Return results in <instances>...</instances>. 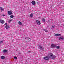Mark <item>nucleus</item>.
<instances>
[{"label":"nucleus","mask_w":64,"mask_h":64,"mask_svg":"<svg viewBox=\"0 0 64 64\" xmlns=\"http://www.w3.org/2000/svg\"><path fill=\"white\" fill-rule=\"evenodd\" d=\"M50 56L49 57L50 58L52 59H54L56 58V56H54L53 54L51 53L49 54Z\"/></svg>","instance_id":"nucleus-1"},{"label":"nucleus","mask_w":64,"mask_h":64,"mask_svg":"<svg viewBox=\"0 0 64 64\" xmlns=\"http://www.w3.org/2000/svg\"><path fill=\"white\" fill-rule=\"evenodd\" d=\"M44 60H49L50 59V57H49L47 56H46V57H45L44 58Z\"/></svg>","instance_id":"nucleus-2"},{"label":"nucleus","mask_w":64,"mask_h":64,"mask_svg":"<svg viewBox=\"0 0 64 64\" xmlns=\"http://www.w3.org/2000/svg\"><path fill=\"white\" fill-rule=\"evenodd\" d=\"M56 47V45L54 44H52L51 46V48H54Z\"/></svg>","instance_id":"nucleus-3"},{"label":"nucleus","mask_w":64,"mask_h":64,"mask_svg":"<svg viewBox=\"0 0 64 64\" xmlns=\"http://www.w3.org/2000/svg\"><path fill=\"white\" fill-rule=\"evenodd\" d=\"M36 22L37 23V24H38V25H41V23H40V22L38 20H36Z\"/></svg>","instance_id":"nucleus-4"},{"label":"nucleus","mask_w":64,"mask_h":64,"mask_svg":"<svg viewBox=\"0 0 64 64\" xmlns=\"http://www.w3.org/2000/svg\"><path fill=\"white\" fill-rule=\"evenodd\" d=\"M64 38L63 36H61L59 38V40H63Z\"/></svg>","instance_id":"nucleus-5"},{"label":"nucleus","mask_w":64,"mask_h":64,"mask_svg":"<svg viewBox=\"0 0 64 64\" xmlns=\"http://www.w3.org/2000/svg\"><path fill=\"white\" fill-rule=\"evenodd\" d=\"M12 11H9L8 12V15H12Z\"/></svg>","instance_id":"nucleus-6"},{"label":"nucleus","mask_w":64,"mask_h":64,"mask_svg":"<svg viewBox=\"0 0 64 64\" xmlns=\"http://www.w3.org/2000/svg\"><path fill=\"white\" fill-rule=\"evenodd\" d=\"M54 36L56 37L57 36H61V34H55Z\"/></svg>","instance_id":"nucleus-7"},{"label":"nucleus","mask_w":64,"mask_h":64,"mask_svg":"<svg viewBox=\"0 0 64 64\" xmlns=\"http://www.w3.org/2000/svg\"><path fill=\"white\" fill-rule=\"evenodd\" d=\"M32 5H36V2L34 1H32Z\"/></svg>","instance_id":"nucleus-8"},{"label":"nucleus","mask_w":64,"mask_h":64,"mask_svg":"<svg viewBox=\"0 0 64 64\" xmlns=\"http://www.w3.org/2000/svg\"><path fill=\"white\" fill-rule=\"evenodd\" d=\"M6 29H9L10 28V26L8 25H7L6 26Z\"/></svg>","instance_id":"nucleus-9"},{"label":"nucleus","mask_w":64,"mask_h":64,"mask_svg":"<svg viewBox=\"0 0 64 64\" xmlns=\"http://www.w3.org/2000/svg\"><path fill=\"white\" fill-rule=\"evenodd\" d=\"M0 22L2 24H3L4 22V21L2 20H0Z\"/></svg>","instance_id":"nucleus-10"},{"label":"nucleus","mask_w":64,"mask_h":64,"mask_svg":"<svg viewBox=\"0 0 64 64\" xmlns=\"http://www.w3.org/2000/svg\"><path fill=\"white\" fill-rule=\"evenodd\" d=\"M5 57L4 56H2L1 57V58L2 59H5Z\"/></svg>","instance_id":"nucleus-11"},{"label":"nucleus","mask_w":64,"mask_h":64,"mask_svg":"<svg viewBox=\"0 0 64 64\" xmlns=\"http://www.w3.org/2000/svg\"><path fill=\"white\" fill-rule=\"evenodd\" d=\"M7 51L6 50H3V53H6V52H7Z\"/></svg>","instance_id":"nucleus-12"},{"label":"nucleus","mask_w":64,"mask_h":64,"mask_svg":"<svg viewBox=\"0 0 64 64\" xmlns=\"http://www.w3.org/2000/svg\"><path fill=\"white\" fill-rule=\"evenodd\" d=\"M18 24H19V25H22V23L21 22H18Z\"/></svg>","instance_id":"nucleus-13"},{"label":"nucleus","mask_w":64,"mask_h":64,"mask_svg":"<svg viewBox=\"0 0 64 64\" xmlns=\"http://www.w3.org/2000/svg\"><path fill=\"white\" fill-rule=\"evenodd\" d=\"M56 49H59V48H60V46H56Z\"/></svg>","instance_id":"nucleus-14"},{"label":"nucleus","mask_w":64,"mask_h":64,"mask_svg":"<svg viewBox=\"0 0 64 64\" xmlns=\"http://www.w3.org/2000/svg\"><path fill=\"white\" fill-rule=\"evenodd\" d=\"M42 46H39V48L40 49H41V50H42Z\"/></svg>","instance_id":"nucleus-15"},{"label":"nucleus","mask_w":64,"mask_h":64,"mask_svg":"<svg viewBox=\"0 0 64 64\" xmlns=\"http://www.w3.org/2000/svg\"><path fill=\"white\" fill-rule=\"evenodd\" d=\"M0 9L2 11H3V10H4V8H2V7H0Z\"/></svg>","instance_id":"nucleus-16"},{"label":"nucleus","mask_w":64,"mask_h":64,"mask_svg":"<svg viewBox=\"0 0 64 64\" xmlns=\"http://www.w3.org/2000/svg\"><path fill=\"white\" fill-rule=\"evenodd\" d=\"M34 16V15L33 14H31L30 15V17H33V16Z\"/></svg>","instance_id":"nucleus-17"},{"label":"nucleus","mask_w":64,"mask_h":64,"mask_svg":"<svg viewBox=\"0 0 64 64\" xmlns=\"http://www.w3.org/2000/svg\"><path fill=\"white\" fill-rule=\"evenodd\" d=\"M12 20H9L8 21V23H11V21H12Z\"/></svg>","instance_id":"nucleus-18"},{"label":"nucleus","mask_w":64,"mask_h":64,"mask_svg":"<svg viewBox=\"0 0 64 64\" xmlns=\"http://www.w3.org/2000/svg\"><path fill=\"white\" fill-rule=\"evenodd\" d=\"M44 30V31H45L46 32H48V30H47L45 29Z\"/></svg>","instance_id":"nucleus-19"},{"label":"nucleus","mask_w":64,"mask_h":64,"mask_svg":"<svg viewBox=\"0 0 64 64\" xmlns=\"http://www.w3.org/2000/svg\"><path fill=\"white\" fill-rule=\"evenodd\" d=\"M42 21L44 22H45V20L43 18L42 20Z\"/></svg>","instance_id":"nucleus-20"},{"label":"nucleus","mask_w":64,"mask_h":64,"mask_svg":"<svg viewBox=\"0 0 64 64\" xmlns=\"http://www.w3.org/2000/svg\"><path fill=\"white\" fill-rule=\"evenodd\" d=\"M14 59H16V60H17V59H18V58H17V57H16V56L14 57Z\"/></svg>","instance_id":"nucleus-21"},{"label":"nucleus","mask_w":64,"mask_h":64,"mask_svg":"<svg viewBox=\"0 0 64 64\" xmlns=\"http://www.w3.org/2000/svg\"><path fill=\"white\" fill-rule=\"evenodd\" d=\"M10 17L11 18H13L14 17V16H12H12H10Z\"/></svg>","instance_id":"nucleus-22"},{"label":"nucleus","mask_w":64,"mask_h":64,"mask_svg":"<svg viewBox=\"0 0 64 64\" xmlns=\"http://www.w3.org/2000/svg\"><path fill=\"white\" fill-rule=\"evenodd\" d=\"M3 41H0V43H3Z\"/></svg>","instance_id":"nucleus-23"},{"label":"nucleus","mask_w":64,"mask_h":64,"mask_svg":"<svg viewBox=\"0 0 64 64\" xmlns=\"http://www.w3.org/2000/svg\"><path fill=\"white\" fill-rule=\"evenodd\" d=\"M55 26H52V28H54V27H55Z\"/></svg>","instance_id":"nucleus-24"},{"label":"nucleus","mask_w":64,"mask_h":64,"mask_svg":"<svg viewBox=\"0 0 64 64\" xmlns=\"http://www.w3.org/2000/svg\"><path fill=\"white\" fill-rule=\"evenodd\" d=\"M28 53H30V52H30V51H28Z\"/></svg>","instance_id":"nucleus-25"},{"label":"nucleus","mask_w":64,"mask_h":64,"mask_svg":"<svg viewBox=\"0 0 64 64\" xmlns=\"http://www.w3.org/2000/svg\"><path fill=\"white\" fill-rule=\"evenodd\" d=\"M7 24H7V23L6 24V25H7Z\"/></svg>","instance_id":"nucleus-26"},{"label":"nucleus","mask_w":64,"mask_h":64,"mask_svg":"<svg viewBox=\"0 0 64 64\" xmlns=\"http://www.w3.org/2000/svg\"><path fill=\"white\" fill-rule=\"evenodd\" d=\"M3 16H4H4H5V14H3Z\"/></svg>","instance_id":"nucleus-27"},{"label":"nucleus","mask_w":64,"mask_h":64,"mask_svg":"<svg viewBox=\"0 0 64 64\" xmlns=\"http://www.w3.org/2000/svg\"><path fill=\"white\" fill-rule=\"evenodd\" d=\"M27 38H25V39H27Z\"/></svg>","instance_id":"nucleus-28"},{"label":"nucleus","mask_w":64,"mask_h":64,"mask_svg":"<svg viewBox=\"0 0 64 64\" xmlns=\"http://www.w3.org/2000/svg\"><path fill=\"white\" fill-rule=\"evenodd\" d=\"M28 38V39H30V38Z\"/></svg>","instance_id":"nucleus-29"}]
</instances>
